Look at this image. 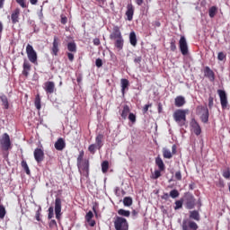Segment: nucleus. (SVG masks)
Wrapping results in <instances>:
<instances>
[{
	"instance_id": "1",
	"label": "nucleus",
	"mask_w": 230,
	"mask_h": 230,
	"mask_svg": "<svg viewBox=\"0 0 230 230\" xmlns=\"http://www.w3.org/2000/svg\"><path fill=\"white\" fill-rule=\"evenodd\" d=\"M190 112V110H176L173 114H172V118L175 121V123H177V125H179V127H186L188 120L186 119V114H188Z\"/></svg>"
},
{
	"instance_id": "2",
	"label": "nucleus",
	"mask_w": 230,
	"mask_h": 230,
	"mask_svg": "<svg viewBox=\"0 0 230 230\" xmlns=\"http://www.w3.org/2000/svg\"><path fill=\"white\" fill-rule=\"evenodd\" d=\"M196 112L200 116L202 123H208V121H209V110L208 109V106H198L196 108Z\"/></svg>"
},
{
	"instance_id": "3",
	"label": "nucleus",
	"mask_w": 230,
	"mask_h": 230,
	"mask_svg": "<svg viewBox=\"0 0 230 230\" xmlns=\"http://www.w3.org/2000/svg\"><path fill=\"white\" fill-rule=\"evenodd\" d=\"M89 159H84L83 163L77 164L78 172L85 179H89Z\"/></svg>"
},
{
	"instance_id": "4",
	"label": "nucleus",
	"mask_w": 230,
	"mask_h": 230,
	"mask_svg": "<svg viewBox=\"0 0 230 230\" xmlns=\"http://www.w3.org/2000/svg\"><path fill=\"white\" fill-rule=\"evenodd\" d=\"M116 230H128V221L121 217H117L114 221Z\"/></svg>"
},
{
	"instance_id": "5",
	"label": "nucleus",
	"mask_w": 230,
	"mask_h": 230,
	"mask_svg": "<svg viewBox=\"0 0 230 230\" xmlns=\"http://www.w3.org/2000/svg\"><path fill=\"white\" fill-rule=\"evenodd\" d=\"M0 145L2 150L8 151L12 148V141L10 140V135L8 133H4L2 138L0 139Z\"/></svg>"
},
{
	"instance_id": "6",
	"label": "nucleus",
	"mask_w": 230,
	"mask_h": 230,
	"mask_svg": "<svg viewBox=\"0 0 230 230\" xmlns=\"http://www.w3.org/2000/svg\"><path fill=\"white\" fill-rule=\"evenodd\" d=\"M26 54L28 57V59L31 64H37V51L33 49V46L31 44H28L26 46Z\"/></svg>"
},
{
	"instance_id": "7",
	"label": "nucleus",
	"mask_w": 230,
	"mask_h": 230,
	"mask_svg": "<svg viewBox=\"0 0 230 230\" xmlns=\"http://www.w3.org/2000/svg\"><path fill=\"white\" fill-rule=\"evenodd\" d=\"M182 230H197L199 229V225L190 219H184L181 224Z\"/></svg>"
},
{
	"instance_id": "8",
	"label": "nucleus",
	"mask_w": 230,
	"mask_h": 230,
	"mask_svg": "<svg viewBox=\"0 0 230 230\" xmlns=\"http://www.w3.org/2000/svg\"><path fill=\"white\" fill-rule=\"evenodd\" d=\"M58 51H60V39H58L57 36H54L51 48V55H54V57H58Z\"/></svg>"
},
{
	"instance_id": "9",
	"label": "nucleus",
	"mask_w": 230,
	"mask_h": 230,
	"mask_svg": "<svg viewBox=\"0 0 230 230\" xmlns=\"http://www.w3.org/2000/svg\"><path fill=\"white\" fill-rule=\"evenodd\" d=\"M217 94L220 99L221 107L223 110L227 109V93L224 90H217Z\"/></svg>"
},
{
	"instance_id": "10",
	"label": "nucleus",
	"mask_w": 230,
	"mask_h": 230,
	"mask_svg": "<svg viewBox=\"0 0 230 230\" xmlns=\"http://www.w3.org/2000/svg\"><path fill=\"white\" fill-rule=\"evenodd\" d=\"M55 213L57 220H60V217H62V199L60 198L55 199Z\"/></svg>"
},
{
	"instance_id": "11",
	"label": "nucleus",
	"mask_w": 230,
	"mask_h": 230,
	"mask_svg": "<svg viewBox=\"0 0 230 230\" xmlns=\"http://www.w3.org/2000/svg\"><path fill=\"white\" fill-rule=\"evenodd\" d=\"M179 46H180V51L181 55H187L188 54V42L186 41V38L184 36H181L179 40Z\"/></svg>"
},
{
	"instance_id": "12",
	"label": "nucleus",
	"mask_w": 230,
	"mask_h": 230,
	"mask_svg": "<svg viewBox=\"0 0 230 230\" xmlns=\"http://www.w3.org/2000/svg\"><path fill=\"white\" fill-rule=\"evenodd\" d=\"M34 159L38 164L44 161V150L41 148L37 147L33 152Z\"/></svg>"
},
{
	"instance_id": "13",
	"label": "nucleus",
	"mask_w": 230,
	"mask_h": 230,
	"mask_svg": "<svg viewBox=\"0 0 230 230\" xmlns=\"http://www.w3.org/2000/svg\"><path fill=\"white\" fill-rule=\"evenodd\" d=\"M19 17H21V8L16 7L11 13L12 24H17L20 21Z\"/></svg>"
},
{
	"instance_id": "14",
	"label": "nucleus",
	"mask_w": 230,
	"mask_h": 230,
	"mask_svg": "<svg viewBox=\"0 0 230 230\" xmlns=\"http://www.w3.org/2000/svg\"><path fill=\"white\" fill-rule=\"evenodd\" d=\"M190 127L193 129V132L196 136H200V134L202 133V128H200V125H199L197 119H191Z\"/></svg>"
},
{
	"instance_id": "15",
	"label": "nucleus",
	"mask_w": 230,
	"mask_h": 230,
	"mask_svg": "<svg viewBox=\"0 0 230 230\" xmlns=\"http://www.w3.org/2000/svg\"><path fill=\"white\" fill-rule=\"evenodd\" d=\"M44 90L47 94H53L55 93V83L52 81H48L45 83Z\"/></svg>"
},
{
	"instance_id": "16",
	"label": "nucleus",
	"mask_w": 230,
	"mask_h": 230,
	"mask_svg": "<svg viewBox=\"0 0 230 230\" xmlns=\"http://www.w3.org/2000/svg\"><path fill=\"white\" fill-rule=\"evenodd\" d=\"M123 36H121V31H119V26L113 27V32L110 35V39L111 40H116V39H121Z\"/></svg>"
},
{
	"instance_id": "17",
	"label": "nucleus",
	"mask_w": 230,
	"mask_h": 230,
	"mask_svg": "<svg viewBox=\"0 0 230 230\" xmlns=\"http://www.w3.org/2000/svg\"><path fill=\"white\" fill-rule=\"evenodd\" d=\"M204 76H206V78H208L210 82H215V72H213V70H211L209 66L205 67Z\"/></svg>"
},
{
	"instance_id": "18",
	"label": "nucleus",
	"mask_w": 230,
	"mask_h": 230,
	"mask_svg": "<svg viewBox=\"0 0 230 230\" xmlns=\"http://www.w3.org/2000/svg\"><path fill=\"white\" fill-rule=\"evenodd\" d=\"M186 208L187 209H193V208H195V197H193V195H187Z\"/></svg>"
},
{
	"instance_id": "19",
	"label": "nucleus",
	"mask_w": 230,
	"mask_h": 230,
	"mask_svg": "<svg viewBox=\"0 0 230 230\" xmlns=\"http://www.w3.org/2000/svg\"><path fill=\"white\" fill-rule=\"evenodd\" d=\"M30 71H31V65L28 60L25 59L23 62V70L22 72L23 76L28 78V76L30 75Z\"/></svg>"
},
{
	"instance_id": "20",
	"label": "nucleus",
	"mask_w": 230,
	"mask_h": 230,
	"mask_svg": "<svg viewBox=\"0 0 230 230\" xmlns=\"http://www.w3.org/2000/svg\"><path fill=\"white\" fill-rule=\"evenodd\" d=\"M54 146L56 150L62 152V150L66 148V141L64 140V138L60 137L56 141Z\"/></svg>"
},
{
	"instance_id": "21",
	"label": "nucleus",
	"mask_w": 230,
	"mask_h": 230,
	"mask_svg": "<svg viewBox=\"0 0 230 230\" xmlns=\"http://www.w3.org/2000/svg\"><path fill=\"white\" fill-rule=\"evenodd\" d=\"M126 16L128 21L134 19V5L132 4L127 5Z\"/></svg>"
},
{
	"instance_id": "22",
	"label": "nucleus",
	"mask_w": 230,
	"mask_h": 230,
	"mask_svg": "<svg viewBox=\"0 0 230 230\" xmlns=\"http://www.w3.org/2000/svg\"><path fill=\"white\" fill-rule=\"evenodd\" d=\"M93 217L94 214H93V211L91 210L85 215V220L91 227H94L96 226V221L93 220Z\"/></svg>"
},
{
	"instance_id": "23",
	"label": "nucleus",
	"mask_w": 230,
	"mask_h": 230,
	"mask_svg": "<svg viewBox=\"0 0 230 230\" xmlns=\"http://www.w3.org/2000/svg\"><path fill=\"white\" fill-rule=\"evenodd\" d=\"M155 164L158 166L160 172H164V170H166V165H164V162H163V158H161L160 155L155 158Z\"/></svg>"
},
{
	"instance_id": "24",
	"label": "nucleus",
	"mask_w": 230,
	"mask_h": 230,
	"mask_svg": "<svg viewBox=\"0 0 230 230\" xmlns=\"http://www.w3.org/2000/svg\"><path fill=\"white\" fill-rule=\"evenodd\" d=\"M186 104V99L183 96L180 95L174 99L175 107H183Z\"/></svg>"
},
{
	"instance_id": "25",
	"label": "nucleus",
	"mask_w": 230,
	"mask_h": 230,
	"mask_svg": "<svg viewBox=\"0 0 230 230\" xmlns=\"http://www.w3.org/2000/svg\"><path fill=\"white\" fill-rule=\"evenodd\" d=\"M95 145L97 146V150H102V146H103V135L99 134L96 136Z\"/></svg>"
},
{
	"instance_id": "26",
	"label": "nucleus",
	"mask_w": 230,
	"mask_h": 230,
	"mask_svg": "<svg viewBox=\"0 0 230 230\" xmlns=\"http://www.w3.org/2000/svg\"><path fill=\"white\" fill-rule=\"evenodd\" d=\"M128 114H130V107L126 104L123 106V110L120 112L122 119H127V118H128Z\"/></svg>"
},
{
	"instance_id": "27",
	"label": "nucleus",
	"mask_w": 230,
	"mask_h": 230,
	"mask_svg": "<svg viewBox=\"0 0 230 230\" xmlns=\"http://www.w3.org/2000/svg\"><path fill=\"white\" fill-rule=\"evenodd\" d=\"M0 100L2 102V105L4 109L5 110L10 109V102H8V97H6V95L4 94L0 95Z\"/></svg>"
},
{
	"instance_id": "28",
	"label": "nucleus",
	"mask_w": 230,
	"mask_h": 230,
	"mask_svg": "<svg viewBox=\"0 0 230 230\" xmlns=\"http://www.w3.org/2000/svg\"><path fill=\"white\" fill-rule=\"evenodd\" d=\"M129 42L134 48L137 46V37L136 36V32L132 31L129 33Z\"/></svg>"
},
{
	"instance_id": "29",
	"label": "nucleus",
	"mask_w": 230,
	"mask_h": 230,
	"mask_svg": "<svg viewBox=\"0 0 230 230\" xmlns=\"http://www.w3.org/2000/svg\"><path fill=\"white\" fill-rule=\"evenodd\" d=\"M120 84H121V93L123 96H125V91L128 89V85H129L128 79H121Z\"/></svg>"
},
{
	"instance_id": "30",
	"label": "nucleus",
	"mask_w": 230,
	"mask_h": 230,
	"mask_svg": "<svg viewBox=\"0 0 230 230\" xmlns=\"http://www.w3.org/2000/svg\"><path fill=\"white\" fill-rule=\"evenodd\" d=\"M124 42L123 38H117L115 40V48H117L119 51H121V49H123Z\"/></svg>"
},
{
	"instance_id": "31",
	"label": "nucleus",
	"mask_w": 230,
	"mask_h": 230,
	"mask_svg": "<svg viewBox=\"0 0 230 230\" xmlns=\"http://www.w3.org/2000/svg\"><path fill=\"white\" fill-rule=\"evenodd\" d=\"M190 218L196 220V222L200 221V214L197 210H192L190 212Z\"/></svg>"
},
{
	"instance_id": "32",
	"label": "nucleus",
	"mask_w": 230,
	"mask_h": 230,
	"mask_svg": "<svg viewBox=\"0 0 230 230\" xmlns=\"http://www.w3.org/2000/svg\"><path fill=\"white\" fill-rule=\"evenodd\" d=\"M163 152V155H164V159H172V157H173V155H172V151H170V149L164 147L162 149Z\"/></svg>"
},
{
	"instance_id": "33",
	"label": "nucleus",
	"mask_w": 230,
	"mask_h": 230,
	"mask_svg": "<svg viewBox=\"0 0 230 230\" xmlns=\"http://www.w3.org/2000/svg\"><path fill=\"white\" fill-rule=\"evenodd\" d=\"M66 48L70 53H76V43L75 41L68 42Z\"/></svg>"
},
{
	"instance_id": "34",
	"label": "nucleus",
	"mask_w": 230,
	"mask_h": 230,
	"mask_svg": "<svg viewBox=\"0 0 230 230\" xmlns=\"http://www.w3.org/2000/svg\"><path fill=\"white\" fill-rule=\"evenodd\" d=\"M34 105L38 111H40L42 109V105L40 104V95L37 94L34 101Z\"/></svg>"
},
{
	"instance_id": "35",
	"label": "nucleus",
	"mask_w": 230,
	"mask_h": 230,
	"mask_svg": "<svg viewBox=\"0 0 230 230\" xmlns=\"http://www.w3.org/2000/svg\"><path fill=\"white\" fill-rule=\"evenodd\" d=\"M21 164H22V168L24 170L25 173L27 175H30L31 171H30V167L28 166V163H26L25 160H22Z\"/></svg>"
},
{
	"instance_id": "36",
	"label": "nucleus",
	"mask_w": 230,
	"mask_h": 230,
	"mask_svg": "<svg viewBox=\"0 0 230 230\" xmlns=\"http://www.w3.org/2000/svg\"><path fill=\"white\" fill-rule=\"evenodd\" d=\"M96 150H98V146L96 144H91L88 146V151L90 152V154H92L93 155H94V154H96Z\"/></svg>"
},
{
	"instance_id": "37",
	"label": "nucleus",
	"mask_w": 230,
	"mask_h": 230,
	"mask_svg": "<svg viewBox=\"0 0 230 230\" xmlns=\"http://www.w3.org/2000/svg\"><path fill=\"white\" fill-rule=\"evenodd\" d=\"M102 173H107V172H109V161H103L102 163Z\"/></svg>"
},
{
	"instance_id": "38",
	"label": "nucleus",
	"mask_w": 230,
	"mask_h": 230,
	"mask_svg": "<svg viewBox=\"0 0 230 230\" xmlns=\"http://www.w3.org/2000/svg\"><path fill=\"white\" fill-rule=\"evenodd\" d=\"M118 215H119L120 217H130V211L120 208L118 210Z\"/></svg>"
},
{
	"instance_id": "39",
	"label": "nucleus",
	"mask_w": 230,
	"mask_h": 230,
	"mask_svg": "<svg viewBox=\"0 0 230 230\" xmlns=\"http://www.w3.org/2000/svg\"><path fill=\"white\" fill-rule=\"evenodd\" d=\"M123 204L127 208H130V206H132V199L130 197H125L123 199Z\"/></svg>"
},
{
	"instance_id": "40",
	"label": "nucleus",
	"mask_w": 230,
	"mask_h": 230,
	"mask_svg": "<svg viewBox=\"0 0 230 230\" xmlns=\"http://www.w3.org/2000/svg\"><path fill=\"white\" fill-rule=\"evenodd\" d=\"M4 217H6V208H4V206L0 205V220L4 219Z\"/></svg>"
},
{
	"instance_id": "41",
	"label": "nucleus",
	"mask_w": 230,
	"mask_h": 230,
	"mask_svg": "<svg viewBox=\"0 0 230 230\" xmlns=\"http://www.w3.org/2000/svg\"><path fill=\"white\" fill-rule=\"evenodd\" d=\"M84 155H85V153L84 152V150H81L77 156V164L84 163Z\"/></svg>"
},
{
	"instance_id": "42",
	"label": "nucleus",
	"mask_w": 230,
	"mask_h": 230,
	"mask_svg": "<svg viewBox=\"0 0 230 230\" xmlns=\"http://www.w3.org/2000/svg\"><path fill=\"white\" fill-rule=\"evenodd\" d=\"M217 14V7L216 6H212L209 10H208V15L211 19H213V17H215V15Z\"/></svg>"
},
{
	"instance_id": "43",
	"label": "nucleus",
	"mask_w": 230,
	"mask_h": 230,
	"mask_svg": "<svg viewBox=\"0 0 230 230\" xmlns=\"http://www.w3.org/2000/svg\"><path fill=\"white\" fill-rule=\"evenodd\" d=\"M17 4L21 6V8H28V4H26V0H15Z\"/></svg>"
},
{
	"instance_id": "44",
	"label": "nucleus",
	"mask_w": 230,
	"mask_h": 230,
	"mask_svg": "<svg viewBox=\"0 0 230 230\" xmlns=\"http://www.w3.org/2000/svg\"><path fill=\"white\" fill-rule=\"evenodd\" d=\"M179 195H180L179 190H172L170 191L169 197H171L172 199H177V197H179Z\"/></svg>"
},
{
	"instance_id": "45",
	"label": "nucleus",
	"mask_w": 230,
	"mask_h": 230,
	"mask_svg": "<svg viewBox=\"0 0 230 230\" xmlns=\"http://www.w3.org/2000/svg\"><path fill=\"white\" fill-rule=\"evenodd\" d=\"M183 200L182 199H180V200H176L175 201V207H174V209L177 210V209H181L182 208V204H183Z\"/></svg>"
},
{
	"instance_id": "46",
	"label": "nucleus",
	"mask_w": 230,
	"mask_h": 230,
	"mask_svg": "<svg viewBox=\"0 0 230 230\" xmlns=\"http://www.w3.org/2000/svg\"><path fill=\"white\" fill-rule=\"evenodd\" d=\"M223 177L225 179H230V168L227 167L226 170L223 171Z\"/></svg>"
},
{
	"instance_id": "47",
	"label": "nucleus",
	"mask_w": 230,
	"mask_h": 230,
	"mask_svg": "<svg viewBox=\"0 0 230 230\" xmlns=\"http://www.w3.org/2000/svg\"><path fill=\"white\" fill-rule=\"evenodd\" d=\"M128 119H129V121H131V123L134 125V123H136L137 119H136V114L134 113H129Z\"/></svg>"
},
{
	"instance_id": "48",
	"label": "nucleus",
	"mask_w": 230,
	"mask_h": 230,
	"mask_svg": "<svg viewBox=\"0 0 230 230\" xmlns=\"http://www.w3.org/2000/svg\"><path fill=\"white\" fill-rule=\"evenodd\" d=\"M54 216H55V213H54L53 207H49V215H48L49 220H51V218H53Z\"/></svg>"
},
{
	"instance_id": "49",
	"label": "nucleus",
	"mask_w": 230,
	"mask_h": 230,
	"mask_svg": "<svg viewBox=\"0 0 230 230\" xmlns=\"http://www.w3.org/2000/svg\"><path fill=\"white\" fill-rule=\"evenodd\" d=\"M161 172H163V171L155 170V173L152 176V179H155V180L159 179V177H161Z\"/></svg>"
},
{
	"instance_id": "50",
	"label": "nucleus",
	"mask_w": 230,
	"mask_h": 230,
	"mask_svg": "<svg viewBox=\"0 0 230 230\" xmlns=\"http://www.w3.org/2000/svg\"><path fill=\"white\" fill-rule=\"evenodd\" d=\"M49 226L51 229L58 226L55 219H51L50 222L49 223Z\"/></svg>"
},
{
	"instance_id": "51",
	"label": "nucleus",
	"mask_w": 230,
	"mask_h": 230,
	"mask_svg": "<svg viewBox=\"0 0 230 230\" xmlns=\"http://www.w3.org/2000/svg\"><path fill=\"white\" fill-rule=\"evenodd\" d=\"M40 211H42V208L40 207L35 215V218L38 222H40Z\"/></svg>"
},
{
	"instance_id": "52",
	"label": "nucleus",
	"mask_w": 230,
	"mask_h": 230,
	"mask_svg": "<svg viewBox=\"0 0 230 230\" xmlns=\"http://www.w3.org/2000/svg\"><path fill=\"white\" fill-rule=\"evenodd\" d=\"M176 181H182V173L181 171H177L174 174Z\"/></svg>"
},
{
	"instance_id": "53",
	"label": "nucleus",
	"mask_w": 230,
	"mask_h": 230,
	"mask_svg": "<svg viewBox=\"0 0 230 230\" xmlns=\"http://www.w3.org/2000/svg\"><path fill=\"white\" fill-rule=\"evenodd\" d=\"M214 98L213 96L209 95L208 97V108L209 109H213V105H214Z\"/></svg>"
},
{
	"instance_id": "54",
	"label": "nucleus",
	"mask_w": 230,
	"mask_h": 230,
	"mask_svg": "<svg viewBox=\"0 0 230 230\" xmlns=\"http://www.w3.org/2000/svg\"><path fill=\"white\" fill-rule=\"evenodd\" d=\"M150 107H152V103L146 104L142 110L143 114H146V112H148V109H150Z\"/></svg>"
},
{
	"instance_id": "55",
	"label": "nucleus",
	"mask_w": 230,
	"mask_h": 230,
	"mask_svg": "<svg viewBox=\"0 0 230 230\" xmlns=\"http://www.w3.org/2000/svg\"><path fill=\"white\" fill-rule=\"evenodd\" d=\"M226 58V54L224 52H219L217 54V60H220L221 62Z\"/></svg>"
},
{
	"instance_id": "56",
	"label": "nucleus",
	"mask_w": 230,
	"mask_h": 230,
	"mask_svg": "<svg viewBox=\"0 0 230 230\" xmlns=\"http://www.w3.org/2000/svg\"><path fill=\"white\" fill-rule=\"evenodd\" d=\"M66 56L70 62H73V60H75V54H73V52L66 53Z\"/></svg>"
},
{
	"instance_id": "57",
	"label": "nucleus",
	"mask_w": 230,
	"mask_h": 230,
	"mask_svg": "<svg viewBox=\"0 0 230 230\" xmlns=\"http://www.w3.org/2000/svg\"><path fill=\"white\" fill-rule=\"evenodd\" d=\"M95 66L97 67H102V66H103V61L101 58H97L95 61Z\"/></svg>"
},
{
	"instance_id": "58",
	"label": "nucleus",
	"mask_w": 230,
	"mask_h": 230,
	"mask_svg": "<svg viewBox=\"0 0 230 230\" xmlns=\"http://www.w3.org/2000/svg\"><path fill=\"white\" fill-rule=\"evenodd\" d=\"M170 49H171V51H176L177 50V45H175V41L171 42Z\"/></svg>"
},
{
	"instance_id": "59",
	"label": "nucleus",
	"mask_w": 230,
	"mask_h": 230,
	"mask_svg": "<svg viewBox=\"0 0 230 230\" xmlns=\"http://www.w3.org/2000/svg\"><path fill=\"white\" fill-rule=\"evenodd\" d=\"M61 24H67V16L61 14Z\"/></svg>"
},
{
	"instance_id": "60",
	"label": "nucleus",
	"mask_w": 230,
	"mask_h": 230,
	"mask_svg": "<svg viewBox=\"0 0 230 230\" xmlns=\"http://www.w3.org/2000/svg\"><path fill=\"white\" fill-rule=\"evenodd\" d=\"M142 60H143V58H141V57H137L134 58L135 64H141Z\"/></svg>"
},
{
	"instance_id": "61",
	"label": "nucleus",
	"mask_w": 230,
	"mask_h": 230,
	"mask_svg": "<svg viewBox=\"0 0 230 230\" xmlns=\"http://www.w3.org/2000/svg\"><path fill=\"white\" fill-rule=\"evenodd\" d=\"M172 155H175V154H177V146L173 145L172 146V152H171Z\"/></svg>"
},
{
	"instance_id": "62",
	"label": "nucleus",
	"mask_w": 230,
	"mask_h": 230,
	"mask_svg": "<svg viewBox=\"0 0 230 230\" xmlns=\"http://www.w3.org/2000/svg\"><path fill=\"white\" fill-rule=\"evenodd\" d=\"M93 44L94 46H100L101 44L100 39L98 38L93 39Z\"/></svg>"
},
{
	"instance_id": "63",
	"label": "nucleus",
	"mask_w": 230,
	"mask_h": 230,
	"mask_svg": "<svg viewBox=\"0 0 230 230\" xmlns=\"http://www.w3.org/2000/svg\"><path fill=\"white\" fill-rule=\"evenodd\" d=\"M162 199H164L165 200H168L170 199V195L168 193H164Z\"/></svg>"
},
{
	"instance_id": "64",
	"label": "nucleus",
	"mask_w": 230,
	"mask_h": 230,
	"mask_svg": "<svg viewBox=\"0 0 230 230\" xmlns=\"http://www.w3.org/2000/svg\"><path fill=\"white\" fill-rule=\"evenodd\" d=\"M143 1L144 0H136V3L138 6H141V4H143Z\"/></svg>"
}]
</instances>
